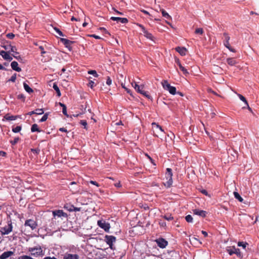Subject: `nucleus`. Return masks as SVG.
Here are the masks:
<instances>
[{"label": "nucleus", "instance_id": "obj_22", "mask_svg": "<svg viewBox=\"0 0 259 259\" xmlns=\"http://www.w3.org/2000/svg\"><path fill=\"white\" fill-rule=\"evenodd\" d=\"M234 250H235V247L234 246H228L226 248V251L230 255H232L234 254Z\"/></svg>", "mask_w": 259, "mask_h": 259}, {"label": "nucleus", "instance_id": "obj_11", "mask_svg": "<svg viewBox=\"0 0 259 259\" xmlns=\"http://www.w3.org/2000/svg\"><path fill=\"white\" fill-rule=\"evenodd\" d=\"M147 159L149 160L150 163V167L149 168V171L151 172H153L156 169V164L155 163V161L149 155L147 154Z\"/></svg>", "mask_w": 259, "mask_h": 259}, {"label": "nucleus", "instance_id": "obj_36", "mask_svg": "<svg viewBox=\"0 0 259 259\" xmlns=\"http://www.w3.org/2000/svg\"><path fill=\"white\" fill-rule=\"evenodd\" d=\"M238 96H239L240 99L241 101H242L243 102H244L246 106H248V103H247V101L246 100L245 98L240 94H239Z\"/></svg>", "mask_w": 259, "mask_h": 259}, {"label": "nucleus", "instance_id": "obj_4", "mask_svg": "<svg viewBox=\"0 0 259 259\" xmlns=\"http://www.w3.org/2000/svg\"><path fill=\"white\" fill-rule=\"evenodd\" d=\"M162 85L164 89L168 91L170 94L172 95L176 94V88L175 87L171 86L167 80H163L162 82Z\"/></svg>", "mask_w": 259, "mask_h": 259}, {"label": "nucleus", "instance_id": "obj_42", "mask_svg": "<svg viewBox=\"0 0 259 259\" xmlns=\"http://www.w3.org/2000/svg\"><path fill=\"white\" fill-rule=\"evenodd\" d=\"M48 114L46 113L44 115V116L41 117V118L39 120V122H44L48 119Z\"/></svg>", "mask_w": 259, "mask_h": 259}, {"label": "nucleus", "instance_id": "obj_29", "mask_svg": "<svg viewBox=\"0 0 259 259\" xmlns=\"http://www.w3.org/2000/svg\"><path fill=\"white\" fill-rule=\"evenodd\" d=\"M162 16L167 19H171L170 16L163 9L161 10Z\"/></svg>", "mask_w": 259, "mask_h": 259}, {"label": "nucleus", "instance_id": "obj_54", "mask_svg": "<svg viewBox=\"0 0 259 259\" xmlns=\"http://www.w3.org/2000/svg\"><path fill=\"white\" fill-rule=\"evenodd\" d=\"M89 182H90V183H91V184H92L93 185H95V186H96L97 187H99V184L97 182H96V181H90Z\"/></svg>", "mask_w": 259, "mask_h": 259}, {"label": "nucleus", "instance_id": "obj_19", "mask_svg": "<svg viewBox=\"0 0 259 259\" xmlns=\"http://www.w3.org/2000/svg\"><path fill=\"white\" fill-rule=\"evenodd\" d=\"M63 259H79V256L76 254L66 253L63 256Z\"/></svg>", "mask_w": 259, "mask_h": 259}, {"label": "nucleus", "instance_id": "obj_17", "mask_svg": "<svg viewBox=\"0 0 259 259\" xmlns=\"http://www.w3.org/2000/svg\"><path fill=\"white\" fill-rule=\"evenodd\" d=\"M110 19L113 21H117V22L120 23L122 24H125L128 22L127 19L125 18L112 17H111Z\"/></svg>", "mask_w": 259, "mask_h": 259}, {"label": "nucleus", "instance_id": "obj_12", "mask_svg": "<svg viewBox=\"0 0 259 259\" xmlns=\"http://www.w3.org/2000/svg\"><path fill=\"white\" fill-rule=\"evenodd\" d=\"M98 226L103 229L105 231L108 232L110 229V224L105 222L104 221H98Z\"/></svg>", "mask_w": 259, "mask_h": 259}, {"label": "nucleus", "instance_id": "obj_45", "mask_svg": "<svg viewBox=\"0 0 259 259\" xmlns=\"http://www.w3.org/2000/svg\"><path fill=\"white\" fill-rule=\"evenodd\" d=\"M80 123L81 125H82L84 126V128H85V129L87 128V122L85 120H80Z\"/></svg>", "mask_w": 259, "mask_h": 259}, {"label": "nucleus", "instance_id": "obj_1", "mask_svg": "<svg viewBox=\"0 0 259 259\" xmlns=\"http://www.w3.org/2000/svg\"><path fill=\"white\" fill-rule=\"evenodd\" d=\"M52 213L53 215L52 221H54V220H57V219H60L61 221L67 219V214L64 212L62 210H53Z\"/></svg>", "mask_w": 259, "mask_h": 259}, {"label": "nucleus", "instance_id": "obj_9", "mask_svg": "<svg viewBox=\"0 0 259 259\" xmlns=\"http://www.w3.org/2000/svg\"><path fill=\"white\" fill-rule=\"evenodd\" d=\"M158 246L161 248H164L168 245V242L162 238H159L155 240Z\"/></svg>", "mask_w": 259, "mask_h": 259}, {"label": "nucleus", "instance_id": "obj_38", "mask_svg": "<svg viewBox=\"0 0 259 259\" xmlns=\"http://www.w3.org/2000/svg\"><path fill=\"white\" fill-rule=\"evenodd\" d=\"M54 30H55V31L57 32V33L60 36H64V34L62 33V32L57 27H55L54 28Z\"/></svg>", "mask_w": 259, "mask_h": 259}, {"label": "nucleus", "instance_id": "obj_28", "mask_svg": "<svg viewBox=\"0 0 259 259\" xmlns=\"http://www.w3.org/2000/svg\"><path fill=\"white\" fill-rule=\"evenodd\" d=\"M11 46H12L8 42H7L6 44H4L3 46H2V47L4 48L6 50H7V52H10Z\"/></svg>", "mask_w": 259, "mask_h": 259}, {"label": "nucleus", "instance_id": "obj_57", "mask_svg": "<svg viewBox=\"0 0 259 259\" xmlns=\"http://www.w3.org/2000/svg\"><path fill=\"white\" fill-rule=\"evenodd\" d=\"M100 30L104 31L105 33L109 34L108 31L104 27H100Z\"/></svg>", "mask_w": 259, "mask_h": 259}, {"label": "nucleus", "instance_id": "obj_58", "mask_svg": "<svg viewBox=\"0 0 259 259\" xmlns=\"http://www.w3.org/2000/svg\"><path fill=\"white\" fill-rule=\"evenodd\" d=\"M59 131L63 132H67V130L64 127H61L59 128Z\"/></svg>", "mask_w": 259, "mask_h": 259}, {"label": "nucleus", "instance_id": "obj_14", "mask_svg": "<svg viewBox=\"0 0 259 259\" xmlns=\"http://www.w3.org/2000/svg\"><path fill=\"white\" fill-rule=\"evenodd\" d=\"M12 225L11 223L8 224V226L2 228V234L3 235L9 234L12 231Z\"/></svg>", "mask_w": 259, "mask_h": 259}, {"label": "nucleus", "instance_id": "obj_35", "mask_svg": "<svg viewBox=\"0 0 259 259\" xmlns=\"http://www.w3.org/2000/svg\"><path fill=\"white\" fill-rule=\"evenodd\" d=\"M44 113L43 109H36L35 110V114L37 115H41Z\"/></svg>", "mask_w": 259, "mask_h": 259}, {"label": "nucleus", "instance_id": "obj_33", "mask_svg": "<svg viewBox=\"0 0 259 259\" xmlns=\"http://www.w3.org/2000/svg\"><path fill=\"white\" fill-rule=\"evenodd\" d=\"M179 68L180 70L183 72V74H185V75H187V74H189V72L187 71V70L182 65L179 67Z\"/></svg>", "mask_w": 259, "mask_h": 259}, {"label": "nucleus", "instance_id": "obj_34", "mask_svg": "<svg viewBox=\"0 0 259 259\" xmlns=\"http://www.w3.org/2000/svg\"><path fill=\"white\" fill-rule=\"evenodd\" d=\"M88 73L90 74L93 75L94 77H97L98 76V74H97L96 70H91L88 71Z\"/></svg>", "mask_w": 259, "mask_h": 259}, {"label": "nucleus", "instance_id": "obj_5", "mask_svg": "<svg viewBox=\"0 0 259 259\" xmlns=\"http://www.w3.org/2000/svg\"><path fill=\"white\" fill-rule=\"evenodd\" d=\"M152 130L153 135L156 137H158V134L163 133L162 127L158 124L153 122L152 123Z\"/></svg>", "mask_w": 259, "mask_h": 259}, {"label": "nucleus", "instance_id": "obj_13", "mask_svg": "<svg viewBox=\"0 0 259 259\" xmlns=\"http://www.w3.org/2000/svg\"><path fill=\"white\" fill-rule=\"evenodd\" d=\"M60 41L64 44L66 48H68L70 51L72 49L71 47V45L74 43V41H71L69 39L64 38H61Z\"/></svg>", "mask_w": 259, "mask_h": 259}, {"label": "nucleus", "instance_id": "obj_27", "mask_svg": "<svg viewBox=\"0 0 259 259\" xmlns=\"http://www.w3.org/2000/svg\"><path fill=\"white\" fill-rule=\"evenodd\" d=\"M53 88L56 91V92H57V96L58 97H60L61 95V92L60 91L59 87H58L57 84L56 83H54L53 84Z\"/></svg>", "mask_w": 259, "mask_h": 259}, {"label": "nucleus", "instance_id": "obj_2", "mask_svg": "<svg viewBox=\"0 0 259 259\" xmlns=\"http://www.w3.org/2000/svg\"><path fill=\"white\" fill-rule=\"evenodd\" d=\"M30 252L31 255L34 257L42 256L44 255L43 250L40 246H36L34 247H30L28 249Z\"/></svg>", "mask_w": 259, "mask_h": 259}, {"label": "nucleus", "instance_id": "obj_18", "mask_svg": "<svg viewBox=\"0 0 259 259\" xmlns=\"http://www.w3.org/2000/svg\"><path fill=\"white\" fill-rule=\"evenodd\" d=\"M13 254L14 252L12 251H5L0 255V259H7Z\"/></svg>", "mask_w": 259, "mask_h": 259}, {"label": "nucleus", "instance_id": "obj_63", "mask_svg": "<svg viewBox=\"0 0 259 259\" xmlns=\"http://www.w3.org/2000/svg\"><path fill=\"white\" fill-rule=\"evenodd\" d=\"M6 155V153L4 151H0V155L2 156H5Z\"/></svg>", "mask_w": 259, "mask_h": 259}, {"label": "nucleus", "instance_id": "obj_23", "mask_svg": "<svg viewBox=\"0 0 259 259\" xmlns=\"http://www.w3.org/2000/svg\"><path fill=\"white\" fill-rule=\"evenodd\" d=\"M227 62L229 65L232 66L235 65L237 63V61L235 60V59L233 58H228L227 59Z\"/></svg>", "mask_w": 259, "mask_h": 259}, {"label": "nucleus", "instance_id": "obj_30", "mask_svg": "<svg viewBox=\"0 0 259 259\" xmlns=\"http://www.w3.org/2000/svg\"><path fill=\"white\" fill-rule=\"evenodd\" d=\"M4 118L7 120H14L16 119V117L14 116H10L9 114H6L4 116Z\"/></svg>", "mask_w": 259, "mask_h": 259}, {"label": "nucleus", "instance_id": "obj_62", "mask_svg": "<svg viewBox=\"0 0 259 259\" xmlns=\"http://www.w3.org/2000/svg\"><path fill=\"white\" fill-rule=\"evenodd\" d=\"M201 233L205 237H207L208 235L207 233L205 231H202Z\"/></svg>", "mask_w": 259, "mask_h": 259}, {"label": "nucleus", "instance_id": "obj_60", "mask_svg": "<svg viewBox=\"0 0 259 259\" xmlns=\"http://www.w3.org/2000/svg\"><path fill=\"white\" fill-rule=\"evenodd\" d=\"M208 92H209V93H212V94H213L214 95H217V94L215 92H214L213 91H212V89H208Z\"/></svg>", "mask_w": 259, "mask_h": 259}, {"label": "nucleus", "instance_id": "obj_41", "mask_svg": "<svg viewBox=\"0 0 259 259\" xmlns=\"http://www.w3.org/2000/svg\"><path fill=\"white\" fill-rule=\"evenodd\" d=\"M203 32V30L201 28H197L195 31V33L196 34H202Z\"/></svg>", "mask_w": 259, "mask_h": 259}, {"label": "nucleus", "instance_id": "obj_55", "mask_svg": "<svg viewBox=\"0 0 259 259\" xmlns=\"http://www.w3.org/2000/svg\"><path fill=\"white\" fill-rule=\"evenodd\" d=\"M175 62L177 63V64L179 66V67H180L181 66H182V64H181V62L179 59L175 58Z\"/></svg>", "mask_w": 259, "mask_h": 259}, {"label": "nucleus", "instance_id": "obj_8", "mask_svg": "<svg viewBox=\"0 0 259 259\" xmlns=\"http://www.w3.org/2000/svg\"><path fill=\"white\" fill-rule=\"evenodd\" d=\"M147 39L149 41L148 42L147 41V45L148 44L151 46H153L154 44H155L157 41L156 38L148 32H147Z\"/></svg>", "mask_w": 259, "mask_h": 259}, {"label": "nucleus", "instance_id": "obj_26", "mask_svg": "<svg viewBox=\"0 0 259 259\" xmlns=\"http://www.w3.org/2000/svg\"><path fill=\"white\" fill-rule=\"evenodd\" d=\"M31 131L32 132H40V130L39 129L37 124L35 123L32 125L31 128Z\"/></svg>", "mask_w": 259, "mask_h": 259}, {"label": "nucleus", "instance_id": "obj_3", "mask_svg": "<svg viewBox=\"0 0 259 259\" xmlns=\"http://www.w3.org/2000/svg\"><path fill=\"white\" fill-rule=\"evenodd\" d=\"M172 169L170 168H167L165 172V178L167 181L164 184L165 186L167 187H170L172 184Z\"/></svg>", "mask_w": 259, "mask_h": 259}, {"label": "nucleus", "instance_id": "obj_64", "mask_svg": "<svg viewBox=\"0 0 259 259\" xmlns=\"http://www.w3.org/2000/svg\"><path fill=\"white\" fill-rule=\"evenodd\" d=\"M202 193L205 195H208V193L207 192V191L206 190H203L202 191H201Z\"/></svg>", "mask_w": 259, "mask_h": 259}, {"label": "nucleus", "instance_id": "obj_7", "mask_svg": "<svg viewBox=\"0 0 259 259\" xmlns=\"http://www.w3.org/2000/svg\"><path fill=\"white\" fill-rule=\"evenodd\" d=\"M132 85L134 87L135 90L139 93L143 95L144 97H146V92L144 90V85H138L136 82L132 83Z\"/></svg>", "mask_w": 259, "mask_h": 259}, {"label": "nucleus", "instance_id": "obj_44", "mask_svg": "<svg viewBox=\"0 0 259 259\" xmlns=\"http://www.w3.org/2000/svg\"><path fill=\"white\" fill-rule=\"evenodd\" d=\"M16 74L15 73L11 76V78L9 80V81L14 82L16 81Z\"/></svg>", "mask_w": 259, "mask_h": 259}, {"label": "nucleus", "instance_id": "obj_37", "mask_svg": "<svg viewBox=\"0 0 259 259\" xmlns=\"http://www.w3.org/2000/svg\"><path fill=\"white\" fill-rule=\"evenodd\" d=\"M163 218L165 219V220H166L167 221H170V220H173L174 218L173 217H172V215L171 214H166V215H164Z\"/></svg>", "mask_w": 259, "mask_h": 259}, {"label": "nucleus", "instance_id": "obj_24", "mask_svg": "<svg viewBox=\"0 0 259 259\" xmlns=\"http://www.w3.org/2000/svg\"><path fill=\"white\" fill-rule=\"evenodd\" d=\"M23 87L25 90L28 93H31L33 92V90L26 83H23Z\"/></svg>", "mask_w": 259, "mask_h": 259}, {"label": "nucleus", "instance_id": "obj_59", "mask_svg": "<svg viewBox=\"0 0 259 259\" xmlns=\"http://www.w3.org/2000/svg\"><path fill=\"white\" fill-rule=\"evenodd\" d=\"M228 49H229L231 52H234V53L236 52V50H235L234 49H233V48H232V47H231V46L229 47V48H228Z\"/></svg>", "mask_w": 259, "mask_h": 259}, {"label": "nucleus", "instance_id": "obj_16", "mask_svg": "<svg viewBox=\"0 0 259 259\" xmlns=\"http://www.w3.org/2000/svg\"><path fill=\"white\" fill-rule=\"evenodd\" d=\"M10 52H6L4 51H0V55L2 56V57L6 60L11 61L12 60L13 58L9 55Z\"/></svg>", "mask_w": 259, "mask_h": 259}, {"label": "nucleus", "instance_id": "obj_6", "mask_svg": "<svg viewBox=\"0 0 259 259\" xmlns=\"http://www.w3.org/2000/svg\"><path fill=\"white\" fill-rule=\"evenodd\" d=\"M106 243L109 245L110 248L112 249H113V243L116 241V237L111 235H106L104 239Z\"/></svg>", "mask_w": 259, "mask_h": 259}, {"label": "nucleus", "instance_id": "obj_25", "mask_svg": "<svg viewBox=\"0 0 259 259\" xmlns=\"http://www.w3.org/2000/svg\"><path fill=\"white\" fill-rule=\"evenodd\" d=\"M234 197L237 199L239 202H242L243 199L241 197L239 194L237 192H234L233 193Z\"/></svg>", "mask_w": 259, "mask_h": 259}, {"label": "nucleus", "instance_id": "obj_46", "mask_svg": "<svg viewBox=\"0 0 259 259\" xmlns=\"http://www.w3.org/2000/svg\"><path fill=\"white\" fill-rule=\"evenodd\" d=\"M17 51V49L14 46H11V48L10 49V52H13V53H15L16 54H18V53L16 52Z\"/></svg>", "mask_w": 259, "mask_h": 259}, {"label": "nucleus", "instance_id": "obj_50", "mask_svg": "<svg viewBox=\"0 0 259 259\" xmlns=\"http://www.w3.org/2000/svg\"><path fill=\"white\" fill-rule=\"evenodd\" d=\"M224 45L227 48H229V47L230 46L229 41H224Z\"/></svg>", "mask_w": 259, "mask_h": 259}, {"label": "nucleus", "instance_id": "obj_47", "mask_svg": "<svg viewBox=\"0 0 259 259\" xmlns=\"http://www.w3.org/2000/svg\"><path fill=\"white\" fill-rule=\"evenodd\" d=\"M223 35L225 37V41H229L230 37L229 36L228 34L227 33H224Z\"/></svg>", "mask_w": 259, "mask_h": 259}, {"label": "nucleus", "instance_id": "obj_21", "mask_svg": "<svg viewBox=\"0 0 259 259\" xmlns=\"http://www.w3.org/2000/svg\"><path fill=\"white\" fill-rule=\"evenodd\" d=\"M11 66L12 68L17 72H20L21 71V69L18 67V64L16 61H13L11 64Z\"/></svg>", "mask_w": 259, "mask_h": 259}, {"label": "nucleus", "instance_id": "obj_43", "mask_svg": "<svg viewBox=\"0 0 259 259\" xmlns=\"http://www.w3.org/2000/svg\"><path fill=\"white\" fill-rule=\"evenodd\" d=\"M19 140V138L17 137V138H15L13 141H11L10 143H11V144L12 145H15V144H16L18 143Z\"/></svg>", "mask_w": 259, "mask_h": 259}, {"label": "nucleus", "instance_id": "obj_20", "mask_svg": "<svg viewBox=\"0 0 259 259\" xmlns=\"http://www.w3.org/2000/svg\"><path fill=\"white\" fill-rule=\"evenodd\" d=\"M176 51L178 52L181 56L186 55V52L187 51V49L184 47H177L176 48Z\"/></svg>", "mask_w": 259, "mask_h": 259}, {"label": "nucleus", "instance_id": "obj_48", "mask_svg": "<svg viewBox=\"0 0 259 259\" xmlns=\"http://www.w3.org/2000/svg\"><path fill=\"white\" fill-rule=\"evenodd\" d=\"M6 36L8 38L10 39H13L15 35L12 33H8Z\"/></svg>", "mask_w": 259, "mask_h": 259}, {"label": "nucleus", "instance_id": "obj_31", "mask_svg": "<svg viewBox=\"0 0 259 259\" xmlns=\"http://www.w3.org/2000/svg\"><path fill=\"white\" fill-rule=\"evenodd\" d=\"M235 252H234V254H236V255L240 257V258H242V254L241 253V252H240V250L239 248H236L235 247V250H234Z\"/></svg>", "mask_w": 259, "mask_h": 259}, {"label": "nucleus", "instance_id": "obj_40", "mask_svg": "<svg viewBox=\"0 0 259 259\" xmlns=\"http://www.w3.org/2000/svg\"><path fill=\"white\" fill-rule=\"evenodd\" d=\"M21 130V127L20 126H17L15 127H14L12 128V131L14 133H18Z\"/></svg>", "mask_w": 259, "mask_h": 259}, {"label": "nucleus", "instance_id": "obj_10", "mask_svg": "<svg viewBox=\"0 0 259 259\" xmlns=\"http://www.w3.org/2000/svg\"><path fill=\"white\" fill-rule=\"evenodd\" d=\"M24 226H28L31 229V230H33L36 228L37 224L34 220L29 219L25 221Z\"/></svg>", "mask_w": 259, "mask_h": 259}, {"label": "nucleus", "instance_id": "obj_49", "mask_svg": "<svg viewBox=\"0 0 259 259\" xmlns=\"http://www.w3.org/2000/svg\"><path fill=\"white\" fill-rule=\"evenodd\" d=\"M94 84L95 82L92 80H90L88 83V86L92 89L94 87Z\"/></svg>", "mask_w": 259, "mask_h": 259}, {"label": "nucleus", "instance_id": "obj_51", "mask_svg": "<svg viewBox=\"0 0 259 259\" xmlns=\"http://www.w3.org/2000/svg\"><path fill=\"white\" fill-rule=\"evenodd\" d=\"M62 112L64 115H65L66 116H68L67 113V108L66 106H64V107H63Z\"/></svg>", "mask_w": 259, "mask_h": 259}, {"label": "nucleus", "instance_id": "obj_56", "mask_svg": "<svg viewBox=\"0 0 259 259\" xmlns=\"http://www.w3.org/2000/svg\"><path fill=\"white\" fill-rule=\"evenodd\" d=\"M112 83V80L110 79V77H108L107 79V81H106V83L108 85H110Z\"/></svg>", "mask_w": 259, "mask_h": 259}, {"label": "nucleus", "instance_id": "obj_15", "mask_svg": "<svg viewBox=\"0 0 259 259\" xmlns=\"http://www.w3.org/2000/svg\"><path fill=\"white\" fill-rule=\"evenodd\" d=\"M193 213L194 214L199 215V216L201 217L202 218H205L207 214V212L206 211H204V210H200V209H193Z\"/></svg>", "mask_w": 259, "mask_h": 259}, {"label": "nucleus", "instance_id": "obj_53", "mask_svg": "<svg viewBox=\"0 0 259 259\" xmlns=\"http://www.w3.org/2000/svg\"><path fill=\"white\" fill-rule=\"evenodd\" d=\"M39 49L41 51V55L42 56L44 54H45L46 52L44 51V47L42 46H39Z\"/></svg>", "mask_w": 259, "mask_h": 259}, {"label": "nucleus", "instance_id": "obj_39", "mask_svg": "<svg viewBox=\"0 0 259 259\" xmlns=\"http://www.w3.org/2000/svg\"><path fill=\"white\" fill-rule=\"evenodd\" d=\"M186 221L188 223H191L193 221V218L189 214L186 216L185 217Z\"/></svg>", "mask_w": 259, "mask_h": 259}, {"label": "nucleus", "instance_id": "obj_61", "mask_svg": "<svg viewBox=\"0 0 259 259\" xmlns=\"http://www.w3.org/2000/svg\"><path fill=\"white\" fill-rule=\"evenodd\" d=\"M91 36L95 38L96 39H100L101 38V37L99 36L96 35L95 34H92L91 35Z\"/></svg>", "mask_w": 259, "mask_h": 259}, {"label": "nucleus", "instance_id": "obj_52", "mask_svg": "<svg viewBox=\"0 0 259 259\" xmlns=\"http://www.w3.org/2000/svg\"><path fill=\"white\" fill-rule=\"evenodd\" d=\"M18 98L19 99H22L24 101L25 97L23 94H21L18 95Z\"/></svg>", "mask_w": 259, "mask_h": 259}, {"label": "nucleus", "instance_id": "obj_32", "mask_svg": "<svg viewBox=\"0 0 259 259\" xmlns=\"http://www.w3.org/2000/svg\"><path fill=\"white\" fill-rule=\"evenodd\" d=\"M237 245H238V246H240V247L241 246L244 249H245L246 246L248 245V244L247 242H244L239 241V242H238Z\"/></svg>", "mask_w": 259, "mask_h": 259}]
</instances>
